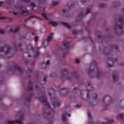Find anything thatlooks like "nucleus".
Wrapping results in <instances>:
<instances>
[{
    "instance_id": "nucleus-1",
    "label": "nucleus",
    "mask_w": 124,
    "mask_h": 124,
    "mask_svg": "<svg viewBox=\"0 0 124 124\" xmlns=\"http://www.w3.org/2000/svg\"><path fill=\"white\" fill-rule=\"evenodd\" d=\"M39 99L42 103L46 106L44 109L43 115L46 118L50 120V121L49 120V121H50V123H52L53 115L49 112V111H51L52 110L50 108V106L46 100V97L44 96H42L40 97Z\"/></svg>"
},
{
    "instance_id": "nucleus-2",
    "label": "nucleus",
    "mask_w": 124,
    "mask_h": 124,
    "mask_svg": "<svg viewBox=\"0 0 124 124\" xmlns=\"http://www.w3.org/2000/svg\"><path fill=\"white\" fill-rule=\"evenodd\" d=\"M123 16L120 17L118 20L116 21L113 26V28L115 32L117 35H120L124 33L123 25H124V9L123 10Z\"/></svg>"
},
{
    "instance_id": "nucleus-3",
    "label": "nucleus",
    "mask_w": 124,
    "mask_h": 124,
    "mask_svg": "<svg viewBox=\"0 0 124 124\" xmlns=\"http://www.w3.org/2000/svg\"><path fill=\"white\" fill-rule=\"evenodd\" d=\"M92 65L95 67L93 70H91L90 68L88 69V73L89 76L92 77L93 75H95L98 78H101L103 76V73L100 71V70L97 67L96 62L93 61L92 63Z\"/></svg>"
},
{
    "instance_id": "nucleus-4",
    "label": "nucleus",
    "mask_w": 124,
    "mask_h": 124,
    "mask_svg": "<svg viewBox=\"0 0 124 124\" xmlns=\"http://www.w3.org/2000/svg\"><path fill=\"white\" fill-rule=\"evenodd\" d=\"M29 84V87L28 90V91L30 92V93L29 95L27 96L25 98L24 100V104L26 105H28L30 102L32 94V92H31L32 89V83L31 82H30Z\"/></svg>"
},
{
    "instance_id": "nucleus-5",
    "label": "nucleus",
    "mask_w": 124,
    "mask_h": 124,
    "mask_svg": "<svg viewBox=\"0 0 124 124\" xmlns=\"http://www.w3.org/2000/svg\"><path fill=\"white\" fill-rule=\"evenodd\" d=\"M10 70L12 71H17L21 74H23V70L20 66L14 64L13 65L9 68Z\"/></svg>"
},
{
    "instance_id": "nucleus-6",
    "label": "nucleus",
    "mask_w": 124,
    "mask_h": 124,
    "mask_svg": "<svg viewBox=\"0 0 124 124\" xmlns=\"http://www.w3.org/2000/svg\"><path fill=\"white\" fill-rule=\"evenodd\" d=\"M26 49L28 50H31L33 52H35L36 54H35V55H34V56L35 57H37L38 55L39 54V53L38 50H36L34 47H33L30 44L28 45L26 47Z\"/></svg>"
},
{
    "instance_id": "nucleus-7",
    "label": "nucleus",
    "mask_w": 124,
    "mask_h": 124,
    "mask_svg": "<svg viewBox=\"0 0 124 124\" xmlns=\"http://www.w3.org/2000/svg\"><path fill=\"white\" fill-rule=\"evenodd\" d=\"M102 101L106 105H108L110 103V97L108 95L104 96L102 98Z\"/></svg>"
},
{
    "instance_id": "nucleus-8",
    "label": "nucleus",
    "mask_w": 124,
    "mask_h": 124,
    "mask_svg": "<svg viewBox=\"0 0 124 124\" xmlns=\"http://www.w3.org/2000/svg\"><path fill=\"white\" fill-rule=\"evenodd\" d=\"M5 48H6V50L5 51L4 53L5 55H7L10 52L11 48L10 46L6 45L4 47H1L0 48V52H2L3 51L4 49Z\"/></svg>"
},
{
    "instance_id": "nucleus-9",
    "label": "nucleus",
    "mask_w": 124,
    "mask_h": 124,
    "mask_svg": "<svg viewBox=\"0 0 124 124\" xmlns=\"http://www.w3.org/2000/svg\"><path fill=\"white\" fill-rule=\"evenodd\" d=\"M15 8L16 10L20 12V15H22L23 14V6L20 5L18 6H16Z\"/></svg>"
},
{
    "instance_id": "nucleus-10",
    "label": "nucleus",
    "mask_w": 124,
    "mask_h": 124,
    "mask_svg": "<svg viewBox=\"0 0 124 124\" xmlns=\"http://www.w3.org/2000/svg\"><path fill=\"white\" fill-rule=\"evenodd\" d=\"M7 28L9 29L10 32L13 33H16L17 32L19 31L20 27L18 26H16L15 27L14 29H13L12 27H8Z\"/></svg>"
},
{
    "instance_id": "nucleus-11",
    "label": "nucleus",
    "mask_w": 124,
    "mask_h": 124,
    "mask_svg": "<svg viewBox=\"0 0 124 124\" xmlns=\"http://www.w3.org/2000/svg\"><path fill=\"white\" fill-rule=\"evenodd\" d=\"M22 121L20 119L13 121H8L7 123V124H14L16 123L19 124H21Z\"/></svg>"
},
{
    "instance_id": "nucleus-12",
    "label": "nucleus",
    "mask_w": 124,
    "mask_h": 124,
    "mask_svg": "<svg viewBox=\"0 0 124 124\" xmlns=\"http://www.w3.org/2000/svg\"><path fill=\"white\" fill-rule=\"evenodd\" d=\"M68 73V70L66 69H64L62 70L61 71V77L62 78H64L65 76V74Z\"/></svg>"
},
{
    "instance_id": "nucleus-13",
    "label": "nucleus",
    "mask_w": 124,
    "mask_h": 124,
    "mask_svg": "<svg viewBox=\"0 0 124 124\" xmlns=\"http://www.w3.org/2000/svg\"><path fill=\"white\" fill-rule=\"evenodd\" d=\"M61 94L62 95L65 96L68 93V90L65 88H62L60 91Z\"/></svg>"
},
{
    "instance_id": "nucleus-14",
    "label": "nucleus",
    "mask_w": 124,
    "mask_h": 124,
    "mask_svg": "<svg viewBox=\"0 0 124 124\" xmlns=\"http://www.w3.org/2000/svg\"><path fill=\"white\" fill-rule=\"evenodd\" d=\"M110 52L108 48H105L104 50V54L106 56L109 57Z\"/></svg>"
},
{
    "instance_id": "nucleus-15",
    "label": "nucleus",
    "mask_w": 124,
    "mask_h": 124,
    "mask_svg": "<svg viewBox=\"0 0 124 124\" xmlns=\"http://www.w3.org/2000/svg\"><path fill=\"white\" fill-rule=\"evenodd\" d=\"M112 78L114 81H116L118 80V76L116 72H114L113 73Z\"/></svg>"
},
{
    "instance_id": "nucleus-16",
    "label": "nucleus",
    "mask_w": 124,
    "mask_h": 124,
    "mask_svg": "<svg viewBox=\"0 0 124 124\" xmlns=\"http://www.w3.org/2000/svg\"><path fill=\"white\" fill-rule=\"evenodd\" d=\"M54 102L53 104L54 107H56L59 106L60 104V103L57 99H54L53 100Z\"/></svg>"
},
{
    "instance_id": "nucleus-17",
    "label": "nucleus",
    "mask_w": 124,
    "mask_h": 124,
    "mask_svg": "<svg viewBox=\"0 0 124 124\" xmlns=\"http://www.w3.org/2000/svg\"><path fill=\"white\" fill-rule=\"evenodd\" d=\"M91 10L89 8L87 9L85 13H84V14H83V13H80V16H81V17H82L84 15H85L86 14H87L88 13H89L91 12Z\"/></svg>"
},
{
    "instance_id": "nucleus-18",
    "label": "nucleus",
    "mask_w": 124,
    "mask_h": 124,
    "mask_svg": "<svg viewBox=\"0 0 124 124\" xmlns=\"http://www.w3.org/2000/svg\"><path fill=\"white\" fill-rule=\"evenodd\" d=\"M63 45L66 49L70 47L69 43L67 41L64 42L63 43Z\"/></svg>"
},
{
    "instance_id": "nucleus-19",
    "label": "nucleus",
    "mask_w": 124,
    "mask_h": 124,
    "mask_svg": "<svg viewBox=\"0 0 124 124\" xmlns=\"http://www.w3.org/2000/svg\"><path fill=\"white\" fill-rule=\"evenodd\" d=\"M120 5L119 3L117 1H114L113 5V7L115 8L118 7Z\"/></svg>"
},
{
    "instance_id": "nucleus-20",
    "label": "nucleus",
    "mask_w": 124,
    "mask_h": 124,
    "mask_svg": "<svg viewBox=\"0 0 124 124\" xmlns=\"http://www.w3.org/2000/svg\"><path fill=\"white\" fill-rule=\"evenodd\" d=\"M50 23L51 24L54 26H56L58 25L59 24L57 22L54 21H51Z\"/></svg>"
},
{
    "instance_id": "nucleus-21",
    "label": "nucleus",
    "mask_w": 124,
    "mask_h": 124,
    "mask_svg": "<svg viewBox=\"0 0 124 124\" xmlns=\"http://www.w3.org/2000/svg\"><path fill=\"white\" fill-rule=\"evenodd\" d=\"M49 94L50 96L54 94V91L53 89L51 88L49 89L48 90Z\"/></svg>"
},
{
    "instance_id": "nucleus-22",
    "label": "nucleus",
    "mask_w": 124,
    "mask_h": 124,
    "mask_svg": "<svg viewBox=\"0 0 124 124\" xmlns=\"http://www.w3.org/2000/svg\"><path fill=\"white\" fill-rule=\"evenodd\" d=\"M62 24L64 26L70 29L71 28V26L69 24L66 23H63Z\"/></svg>"
},
{
    "instance_id": "nucleus-23",
    "label": "nucleus",
    "mask_w": 124,
    "mask_h": 124,
    "mask_svg": "<svg viewBox=\"0 0 124 124\" xmlns=\"http://www.w3.org/2000/svg\"><path fill=\"white\" fill-rule=\"evenodd\" d=\"M30 14V11H28L26 9L24 10V16H25Z\"/></svg>"
},
{
    "instance_id": "nucleus-24",
    "label": "nucleus",
    "mask_w": 124,
    "mask_h": 124,
    "mask_svg": "<svg viewBox=\"0 0 124 124\" xmlns=\"http://www.w3.org/2000/svg\"><path fill=\"white\" fill-rule=\"evenodd\" d=\"M108 61H111L113 63H115V62H116L117 61V59H116L115 60L113 59L112 58V57H110L109 58L108 60Z\"/></svg>"
},
{
    "instance_id": "nucleus-25",
    "label": "nucleus",
    "mask_w": 124,
    "mask_h": 124,
    "mask_svg": "<svg viewBox=\"0 0 124 124\" xmlns=\"http://www.w3.org/2000/svg\"><path fill=\"white\" fill-rule=\"evenodd\" d=\"M53 35V33H51L48 36L47 39V41L49 42V41H50L52 39V36Z\"/></svg>"
},
{
    "instance_id": "nucleus-26",
    "label": "nucleus",
    "mask_w": 124,
    "mask_h": 124,
    "mask_svg": "<svg viewBox=\"0 0 124 124\" xmlns=\"http://www.w3.org/2000/svg\"><path fill=\"white\" fill-rule=\"evenodd\" d=\"M48 41L47 40L44 41L42 43V44L44 47L46 46L48 44Z\"/></svg>"
},
{
    "instance_id": "nucleus-27",
    "label": "nucleus",
    "mask_w": 124,
    "mask_h": 124,
    "mask_svg": "<svg viewBox=\"0 0 124 124\" xmlns=\"http://www.w3.org/2000/svg\"><path fill=\"white\" fill-rule=\"evenodd\" d=\"M42 15L43 16L46 20H48V19L47 17V15L45 13H42Z\"/></svg>"
},
{
    "instance_id": "nucleus-28",
    "label": "nucleus",
    "mask_w": 124,
    "mask_h": 124,
    "mask_svg": "<svg viewBox=\"0 0 124 124\" xmlns=\"http://www.w3.org/2000/svg\"><path fill=\"white\" fill-rule=\"evenodd\" d=\"M17 48L19 51H21V44L19 43L16 46Z\"/></svg>"
},
{
    "instance_id": "nucleus-29",
    "label": "nucleus",
    "mask_w": 124,
    "mask_h": 124,
    "mask_svg": "<svg viewBox=\"0 0 124 124\" xmlns=\"http://www.w3.org/2000/svg\"><path fill=\"white\" fill-rule=\"evenodd\" d=\"M62 119L64 121L66 120V115L65 114H63L62 116Z\"/></svg>"
},
{
    "instance_id": "nucleus-30",
    "label": "nucleus",
    "mask_w": 124,
    "mask_h": 124,
    "mask_svg": "<svg viewBox=\"0 0 124 124\" xmlns=\"http://www.w3.org/2000/svg\"><path fill=\"white\" fill-rule=\"evenodd\" d=\"M59 2L56 1L53 2V5L54 6H55L59 4Z\"/></svg>"
},
{
    "instance_id": "nucleus-31",
    "label": "nucleus",
    "mask_w": 124,
    "mask_h": 124,
    "mask_svg": "<svg viewBox=\"0 0 124 124\" xmlns=\"http://www.w3.org/2000/svg\"><path fill=\"white\" fill-rule=\"evenodd\" d=\"M118 116L122 119L124 118V114H120L118 115Z\"/></svg>"
},
{
    "instance_id": "nucleus-32",
    "label": "nucleus",
    "mask_w": 124,
    "mask_h": 124,
    "mask_svg": "<svg viewBox=\"0 0 124 124\" xmlns=\"http://www.w3.org/2000/svg\"><path fill=\"white\" fill-rule=\"evenodd\" d=\"M30 6L31 7H35L36 6L35 4L33 2L31 3L30 4Z\"/></svg>"
},
{
    "instance_id": "nucleus-33",
    "label": "nucleus",
    "mask_w": 124,
    "mask_h": 124,
    "mask_svg": "<svg viewBox=\"0 0 124 124\" xmlns=\"http://www.w3.org/2000/svg\"><path fill=\"white\" fill-rule=\"evenodd\" d=\"M13 2V0H11V1H10V0H9L7 1V3L9 5L12 4Z\"/></svg>"
},
{
    "instance_id": "nucleus-34",
    "label": "nucleus",
    "mask_w": 124,
    "mask_h": 124,
    "mask_svg": "<svg viewBox=\"0 0 124 124\" xmlns=\"http://www.w3.org/2000/svg\"><path fill=\"white\" fill-rule=\"evenodd\" d=\"M34 39L35 42H37L39 39V37L37 36H35Z\"/></svg>"
},
{
    "instance_id": "nucleus-35",
    "label": "nucleus",
    "mask_w": 124,
    "mask_h": 124,
    "mask_svg": "<svg viewBox=\"0 0 124 124\" xmlns=\"http://www.w3.org/2000/svg\"><path fill=\"white\" fill-rule=\"evenodd\" d=\"M109 123V124H111L113 123L114 122V121L113 120H108Z\"/></svg>"
},
{
    "instance_id": "nucleus-36",
    "label": "nucleus",
    "mask_w": 124,
    "mask_h": 124,
    "mask_svg": "<svg viewBox=\"0 0 124 124\" xmlns=\"http://www.w3.org/2000/svg\"><path fill=\"white\" fill-rule=\"evenodd\" d=\"M12 13L15 15H16L17 16H19L18 13H16L14 12H12Z\"/></svg>"
},
{
    "instance_id": "nucleus-37",
    "label": "nucleus",
    "mask_w": 124,
    "mask_h": 124,
    "mask_svg": "<svg viewBox=\"0 0 124 124\" xmlns=\"http://www.w3.org/2000/svg\"><path fill=\"white\" fill-rule=\"evenodd\" d=\"M73 75L74 76L77 78H78V74L77 73H74Z\"/></svg>"
},
{
    "instance_id": "nucleus-38",
    "label": "nucleus",
    "mask_w": 124,
    "mask_h": 124,
    "mask_svg": "<svg viewBox=\"0 0 124 124\" xmlns=\"http://www.w3.org/2000/svg\"><path fill=\"white\" fill-rule=\"evenodd\" d=\"M30 0H24V2H26L27 3H29L31 1Z\"/></svg>"
},
{
    "instance_id": "nucleus-39",
    "label": "nucleus",
    "mask_w": 124,
    "mask_h": 124,
    "mask_svg": "<svg viewBox=\"0 0 124 124\" xmlns=\"http://www.w3.org/2000/svg\"><path fill=\"white\" fill-rule=\"evenodd\" d=\"M4 32V31L3 30L0 29V33L1 34H3Z\"/></svg>"
},
{
    "instance_id": "nucleus-40",
    "label": "nucleus",
    "mask_w": 124,
    "mask_h": 124,
    "mask_svg": "<svg viewBox=\"0 0 124 124\" xmlns=\"http://www.w3.org/2000/svg\"><path fill=\"white\" fill-rule=\"evenodd\" d=\"M87 85H88L89 87V86L90 85V87L91 88L90 89V90H92V86H90V84L89 82H88L87 83Z\"/></svg>"
},
{
    "instance_id": "nucleus-41",
    "label": "nucleus",
    "mask_w": 124,
    "mask_h": 124,
    "mask_svg": "<svg viewBox=\"0 0 124 124\" xmlns=\"http://www.w3.org/2000/svg\"><path fill=\"white\" fill-rule=\"evenodd\" d=\"M99 7L101 8H103L105 7V5L103 4H101L99 5Z\"/></svg>"
},
{
    "instance_id": "nucleus-42",
    "label": "nucleus",
    "mask_w": 124,
    "mask_h": 124,
    "mask_svg": "<svg viewBox=\"0 0 124 124\" xmlns=\"http://www.w3.org/2000/svg\"><path fill=\"white\" fill-rule=\"evenodd\" d=\"M78 33V32L75 30H74L72 32V33L74 34H77Z\"/></svg>"
},
{
    "instance_id": "nucleus-43",
    "label": "nucleus",
    "mask_w": 124,
    "mask_h": 124,
    "mask_svg": "<svg viewBox=\"0 0 124 124\" xmlns=\"http://www.w3.org/2000/svg\"><path fill=\"white\" fill-rule=\"evenodd\" d=\"M6 19V17H0V20Z\"/></svg>"
},
{
    "instance_id": "nucleus-44",
    "label": "nucleus",
    "mask_w": 124,
    "mask_h": 124,
    "mask_svg": "<svg viewBox=\"0 0 124 124\" xmlns=\"http://www.w3.org/2000/svg\"><path fill=\"white\" fill-rule=\"evenodd\" d=\"M88 116L89 118H90V119H92V117L91 114L89 113L88 114Z\"/></svg>"
},
{
    "instance_id": "nucleus-45",
    "label": "nucleus",
    "mask_w": 124,
    "mask_h": 124,
    "mask_svg": "<svg viewBox=\"0 0 124 124\" xmlns=\"http://www.w3.org/2000/svg\"><path fill=\"white\" fill-rule=\"evenodd\" d=\"M36 17V16H33V15H32L31 16H30L29 17V18L30 19H31V18H35Z\"/></svg>"
},
{
    "instance_id": "nucleus-46",
    "label": "nucleus",
    "mask_w": 124,
    "mask_h": 124,
    "mask_svg": "<svg viewBox=\"0 0 124 124\" xmlns=\"http://www.w3.org/2000/svg\"><path fill=\"white\" fill-rule=\"evenodd\" d=\"M3 2L1 1L0 2V7H2L3 5Z\"/></svg>"
},
{
    "instance_id": "nucleus-47",
    "label": "nucleus",
    "mask_w": 124,
    "mask_h": 124,
    "mask_svg": "<svg viewBox=\"0 0 124 124\" xmlns=\"http://www.w3.org/2000/svg\"><path fill=\"white\" fill-rule=\"evenodd\" d=\"M67 11L65 9H63L62 10V12L64 14H65V13L67 12Z\"/></svg>"
},
{
    "instance_id": "nucleus-48",
    "label": "nucleus",
    "mask_w": 124,
    "mask_h": 124,
    "mask_svg": "<svg viewBox=\"0 0 124 124\" xmlns=\"http://www.w3.org/2000/svg\"><path fill=\"white\" fill-rule=\"evenodd\" d=\"M97 37L98 38L101 39V35L99 34L97 35Z\"/></svg>"
},
{
    "instance_id": "nucleus-49",
    "label": "nucleus",
    "mask_w": 124,
    "mask_h": 124,
    "mask_svg": "<svg viewBox=\"0 0 124 124\" xmlns=\"http://www.w3.org/2000/svg\"><path fill=\"white\" fill-rule=\"evenodd\" d=\"M50 64V61L49 60L47 61V62L46 63V64L47 65H49Z\"/></svg>"
},
{
    "instance_id": "nucleus-50",
    "label": "nucleus",
    "mask_w": 124,
    "mask_h": 124,
    "mask_svg": "<svg viewBox=\"0 0 124 124\" xmlns=\"http://www.w3.org/2000/svg\"><path fill=\"white\" fill-rule=\"evenodd\" d=\"M108 123L106 122H103L101 123V124H108Z\"/></svg>"
},
{
    "instance_id": "nucleus-51",
    "label": "nucleus",
    "mask_w": 124,
    "mask_h": 124,
    "mask_svg": "<svg viewBox=\"0 0 124 124\" xmlns=\"http://www.w3.org/2000/svg\"><path fill=\"white\" fill-rule=\"evenodd\" d=\"M108 66L109 67H112V65L111 64H108Z\"/></svg>"
},
{
    "instance_id": "nucleus-52",
    "label": "nucleus",
    "mask_w": 124,
    "mask_h": 124,
    "mask_svg": "<svg viewBox=\"0 0 124 124\" xmlns=\"http://www.w3.org/2000/svg\"><path fill=\"white\" fill-rule=\"evenodd\" d=\"M81 1L82 3H84L85 2V0H81Z\"/></svg>"
},
{
    "instance_id": "nucleus-53",
    "label": "nucleus",
    "mask_w": 124,
    "mask_h": 124,
    "mask_svg": "<svg viewBox=\"0 0 124 124\" xmlns=\"http://www.w3.org/2000/svg\"><path fill=\"white\" fill-rule=\"evenodd\" d=\"M38 1H39L41 2H43L44 1H45L46 0H38Z\"/></svg>"
},
{
    "instance_id": "nucleus-54",
    "label": "nucleus",
    "mask_w": 124,
    "mask_h": 124,
    "mask_svg": "<svg viewBox=\"0 0 124 124\" xmlns=\"http://www.w3.org/2000/svg\"><path fill=\"white\" fill-rule=\"evenodd\" d=\"M25 62L27 63L28 62V61L26 59L24 60V61Z\"/></svg>"
},
{
    "instance_id": "nucleus-55",
    "label": "nucleus",
    "mask_w": 124,
    "mask_h": 124,
    "mask_svg": "<svg viewBox=\"0 0 124 124\" xmlns=\"http://www.w3.org/2000/svg\"><path fill=\"white\" fill-rule=\"evenodd\" d=\"M46 77H45L43 79V81H44V82H46Z\"/></svg>"
},
{
    "instance_id": "nucleus-56",
    "label": "nucleus",
    "mask_w": 124,
    "mask_h": 124,
    "mask_svg": "<svg viewBox=\"0 0 124 124\" xmlns=\"http://www.w3.org/2000/svg\"><path fill=\"white\" fill-rule=\"evenodd\" d=\"M76 62L77 63H79V61L77 59L76 60Z\"/></svg>"
},
{
    "instance_id": "nucleus-57",
    "label": "nucleus",
    "mask_w": 124,
    "mask_h": 124,
    "mask_svg": "<svg viewBox=\"0 0 124 124\" xmlns=\"http://www.w3.org/2000/svg\"><path fill=\"white\" fill-rule=\"evenodd\" d=\"M80 107V105H77L76 106V107Z\"/></svg>"
},
{
    "instance_id": "nucleus-58",
    "label": "nucleus",
    "mask_w": 124,
    "mask_h": 124,
    "mask_svg": "<svg viewBox=\"0 0 124 124\" xmlns=\"http://www.w3.org/2000/svg\"><path fill=\"white\" fill-rule=\"evenodd\" d=\"M95 98H94V100H96V98H97V96H96V95L95 96Z\"/></svg>"
},
{
    "instance_id": "nucleus-59",
    "label": "nucleus",
    "mask_w": 124,
    "mask_h": 124,
    "mask_svg": "<svg viewBox=\"0 0 124 124\" xmlns=\"http://www.w3.org/2000/svg\"><path fill=\"white\" fill-rule=\"evenodd\" d=\"M28 56L29 57H31V55L30 54H28Z\"/></svg>"
},
{
    "instance_id": "nucleus-60",
    "label": "nucleus",
    "mask_w": 124,
    "mask_h": 124,
    "mask_svg": "<svg viewBox=\"0 0 124 124\" xmlns=\"http://www.w3.org/2000/svg\"><path fill=\"white\" fill-rule=\"evenodd\" d=\"M36 87L37 88H39V86L38 85H36Z\"/></svg>"
},
{
    "instance_id": "nucleus-61",
    "label": "nucleus",
    "mask_w": 124,
    "mask_h": 124,
    "mask_svg": "<svg viewBox=\"0 0 124 124\" xmlns=\"http://www.w3.org/2000/svg\"><path fill=\"white\" fill-rule=\"evenodd\" d=\"M68 78L69 79V80H71V79H70V78Z\"/></svg>"
},
{
    "instance_id": "nucleus-62",
    "label": "nucleus",
    "mask_w": 124,
    "mask_h": 124,
    "mask_svg": "<svg viewBox=\"0 0 124 124\" xmlns=\"http://www.w3.org/2000/svg\"><path fill=\"white\" fill-rule=\"evenodd\" d=\"M89 124H93V122H91Z\"/></svg>"
},
{
    "instance_id": "nucleus-63",
    "label": "nucleus",
    "mask_w": 124,
    "mask_h": 124,
    "mask_svg": "<svg viewBox=\"0 0 124 124\" xmlns=\"http://www.w3.org/2000/svg\"><path fill=\"white\" fill-rule=\"evenodd\" d=\"M121 64L122 66L124 65V63H123V64Z\"/></svg>"
},
{
    "instance_id": "nucleus-64",
    "label": "nucleus",
    "mask_w": 124,
    "mask_h": 124,
    "mask_svg": "<svg viewBox=\"0 0 124 124\" xmlns=\"http://www.w3.org/2000/svg\"><path fill=\"white\" fill-rule=\"evenodd\" d=\"M34 32H32V35H34Z\"/></svg>"
}]
</instances>
